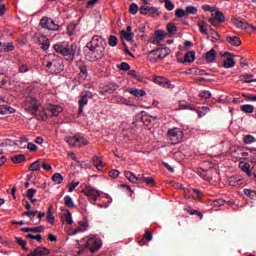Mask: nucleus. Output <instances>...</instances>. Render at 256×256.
I'll list each match as a JSON object with an SVG mask.
<instances>
[{"instance_id":"e2e57ef3","label":"nucleus","mask_w":256,"mask_h":256,"mask_svg":"<svg viewBox=\"0 0 256 256\" xmlns=\"http://www.w3.org/2000/svg\"><path fill=\"white\" fill-rule=\"evenodd\" d=\"M35 193H37V190L30 188L27 191L26 197H28V199H32V197H35Z\"/></svg>"},{"instance_id":"c756f323","label":"nucleus","mask_w":256,"mask_h":256,"mask_svg":"<svg viewBox=\"0 0 256 256\" xmlns=\"http://www.w3.org/2000/svg\"><path fill=\"white\" fill-rule=\"evenodd\" d=\"M240 109L243 113H253V111H255V106L251 104H244L240 106Z\"/></svg>"},{"instance_id":"1a4fd4ad","label":"nucleus","mask_w":256,"mask_h":256,"mask_svg":"<svg viewBox=\"0 0 256 256\" xmlns=\"http://www.w3.org/2000/svg\"><path fill=\"white\" fill-rule=\"evenodd\" d=\"M168 139L173 145H177L183 139V131L180 128H173L168 131Z\"/></svg>"},{"instance_id":"b1692460","label":"nucleus","mask_w":256,"mask_h":256,"mask_svg":"<svg viewBox=\"0 0 256 256\" xmlns=\"http://www.w3.org/2000/svg\"><path fill=\"white\" fill-rule=\"evenodd\" d=\"M226 41L230 43V45H233L234 47H239V45H241V39L237 36H228L226 38Z\"/></svg>"},{"instance_id":"20e7f679","label":"nucleus","mask_w":256,"mask_h":256,"mask_svg":"<svg viewBox=\"0 0 256 256\" xmlns=\"http://www.w3.org/2000/svg\"><path fill=\"white\" fill-rule=\"evenodd\" d=\"M25 107L32 115H49L45 110H43V106H41L39 101L35 98H27Z\"/></svg>"},{"instance_id":"2eb2a0df","label":"nucleus","mask_w":256,"mask_h":256,"mask_svg":"<svg viewBox=\"0 0 256 256\" xmlns=\"http://www.w3.org/2000/svg\"><path fill=\"white\" fill-rule=\"evenodd\" d=\"M76 65L80 70V77L84 80L87 79V77H89V72L87 71V65H85V63H83L82 60H78L76 62Z\"/></svg>"},{"instance_id":"c03bdc74","label":"nucleus","mask_w":256,"mask_h":256,"mask_svg":"<svg viewBox=\"0 0 256 256\" xmlns=\"http://www.w3.org/2000/svg\"><path fill=\"white\" fill-rule=\"evenodd\" d=\"M166 29L170 35H172V33H177V26H175L173 23L167 24Z\"/></svg>"},{"instance_id":"cd10ccee","label":"nucleus","mask_w":256,"mask_h":256,"mask_svg":"<svg viewBox=\"0 0 256 256\" xmlns=\"http://www.w3.org/2000/svg\"><path fill=\"white\" fill-rule=\"evenodd\" d=\"M39 43L42 45L43 51H47V49L51 47V42H49V39H47L46 37H42L41 39H39Z\"/></svg>"},{"instance_id":"de8ad7c7","label":"nucleus","mask_w":256,"mask_h":256,"mask_svg":"<svg viewBox=\"0 0 256 256\" xmlns=\"http://www.w3.org/2000/svg\"><path fill=\"white\" fill-rule=\"evenodd\" d=\"M28 71H29V66H27V64H23V63L18 64L19 73H27Z\"/></svg>"},{"instance_id":"864d4df0","label":"nucleus","mask_w":256,"mask_h":256,"mask_svg":"<svg viewBox=\"0 0 256 256\" xmlns=\"http://www.w3.org/2000/svg\"><path fill=\"white\" fill-rule=\"evenodd\" d=\"M199 97H201V99H210L211 92L208 90H204V91L200 92Z\"/></svg>"},{"instance_id":"6e6552de","label":"nucleus","mask_w":256,"mask_h":256,"mask_svg":"<svg viewBox=\"0 0 256 256\" xmlns=\"http://www.w3.org/2000/svg\"><path fill=\"white\" fill-rule=\"evenodd\" d=\"M40 26L42 29H48V31H59L61 29L59 24H56L55 21L48 17H43L40 20Z\"/></svg>"},{"instance_id":"dca6fc26","label":"nucleus","mask_w":256,"mask_h":256,"mask_svg":"<svg viewBox=\"0 0 256 256\" xmlns=\"http://www.w3.org/2000/svg\"><path fill=\"white\" fill-rule=\"evenodd\" d=\"M89 97H93V93L91 91H85L78 100L79 107H85L89 103Z\"/></svg>"},{"instance_id":"423d86ee","label":"nucleus","mask_w":256,"mask_h":256,"mask_svg":"<svg viewBox=\"0 0 256 256\" xmlns=\"http://www.w3.org/2000/svg\"><path fill=\"white\" fill-rule=\"evenodd\" d=\"M82 193L88 197V200L92 205H95V201H97L101 197V192L91 186H87L82 190Z\"/></svg>"},{"instance_id":"49530a36","label":"nucleus","mask_w":256,"mask_h":256,"mask_svg":"<svg viewBox=\"0 0 256 256\" xmlns=\"http://www.w3.org/2000/svg\"><path fill=\"white\" fill-rule=\"evenodd\" d=\"M38 211L37 210H29L24 212L22 215H26V217H29L33 221V218L37 215Z\"/></svg>"},{"instance_id":"0e129e2a","label":"nucleus","mask_w":256,"mask_h":256,"mask_svg":"<svg viewBox=\"0 0 256 256\" xmlns=\"http://www.w3.org/2000/svg\"><path fill=\"white\" fill-rule=\"evenodd\" d=\"M187 212L190 214V215H198V217H201L203 218V213H201L200 211L198 210H193V209H188Z\"/></svg>"},{"instance_id":"393cba45","label":"nucleus","mask_w":256,"mask_h":256,"mask_svg":"<svg viewBox=\"0 0 256 256\" xmlns=\"http://www.w3.org/2000/svg\"><path fill=\"white\" fill-rule=\"evenodd\" d=\"M216 58H217V52L215 51V49L212 48L210 51L206 53L207 63H213V61H215Z\"/></svg>"},{"instance_id":"79ce46f5","label":"nucleus","mask_w":256,"mask_h":256,"mask_svg":"<svg viewBox=\"0 0 256 256\" xmlns=\"http://www.w3.org/2000/svg\"><path fill=\"white\" fill-rule=\"evenodd\" d=\"M26 239H35L36 241H38V243H41L43 241V236H41L40 234L38 235L27 234Z\"/></svg>"},{"instance_id":"ddd939ff","label":"nucleus","mask_w":256,"mask_h":256,"mask_svg":"<svg viewBox=\"0 0 256 256\" xmlns=\"http://www.w3.org/2000/svg\"><path fill=\"white\" fill-rule=\"evenodd\" d=\"M141 15H148V17H157L159 15V10L157 8L142 6L140 8Z\"/></svg>"},{"instance_id":"7ed1b4c3","label":"nucleus","mask_w":256,"mask_h":256,"mask_svg":"<svg viewBox=\"0 0 256 256\" xmlns=\"http://www.w3.org/2000/svg\"><path fill=\"white\" fill-rule=\"evenodd\" d=\"M54 51H56V53H59L63 57H68V59H70V61H73V59H75V54L77 53L75 46H73V45L65 46L61 43L54 45Z\"/></svg>"},{"instance_id":"a878e982","label":"nucleus","mask_w":256,"mask_h":256,"mask_svg":"<svg viewBox=\"0 0 256 256\" xmlns=\"http://www.w3.org/2000/svg\"><path fill=\"white\" fill-rule=\"evenodd\" d=\"M198 27H199L200 33H202V35H206L207 39H209V32L207 31V23H205L204 21H199Z\"/></svg>"},{"instance_id":"338daca9","label":"nucleus","mask_w":256,"mask_h":256,"mask_svg":"<svg viewBox=\"0 0 256 256\" xmlns=\"http://www.w3.org/2000/svg\"><path fill=\"white\" fill-rule=\"evenodd\" d=\"M144 183H146V185H155V179H153V177H146Z\"/></svg>"},{"instance_id":"5701e85b","label":"nucleus","mask_w":256,"mask_h":256,"mask_svg":"<svg viewBox=\"0 0 256 256\" xmlns=\"http://www.w3.org/2000/svg\"><path fill=\"white\" fill-rule=\"evenodd\" d=\"M242 83H256V79H253V74L244 73L240 76Z\"/></svg>"},{"instance_id":"4be33fe9","label":"nucleus","mask_w":256,"mask_h":256,"mask_svg":"<svg viewBox=\"0 0 256 256\" xmlns=\"http://www.w3.org/2000/svg\"><path fill=\"white\" fill-rule=\"evenodd\" d=\"M23 233H43L45 231L44 226H38L34 228H22Z\"/></svg>"},{"instance_id":"f8f14e48","label":"nucleus","mask_w":256,"mask_h":256,"mask_svg":"<svg viewBox=\"0 0 256 256\" xmlns=\"http://www.w3.org/2000/svg\"><path fill=\"white\" fill-rule=\"evenodd\" d=\"M7 101L5 97H0V115H7L8 113H15V109L5 104Z\"/></svg>"},{"instance_id":"37998d69","label":"nucleus","mask_w":256,"mask_h":256,"mask_svg":"<svg viewBox=\"0 0 256 256\" xmlns=\"http://www.w3.org/2000/svg\"><path fill=\"white\" fill-rule=\"evenodd\" d=\"M244 195L250 199H254V197H256V191L251 189H244Z\"/></svg>"},{"instance_id":"9b49d317","label":"nucleus","mask_w":256,"mask_h":256,"mask_svg":"<svg viewBox=\"0 0 256 256\" xmlns=\"http://www.w3.org/2000/svg\"><path fill=\"white\" fill-rule=\"evenodd\" d=\"M166 36L167 33L165 31L156 30L154 32V36L150 38V43H152V45H159V43H161V41H163V39H165Z\"/></svg>"},{"instance_id":"4468645a","label":"nucleus","mask_w":256,"mask_h":256,"mask_svg":"<svg viewBox=\"0 0 256 256\" xmlns=\"http://www.w3.org/2000/svg\"><path fill=\"white\" fill-rule=\"evenodd\" d=\"M47 113H50L53 117H57L59 113H63V107L61 105L50 104L47 107Z\"/></svg>"},{"instance_id":"c9c22d12","label":"nucleus","mask_w":256,"mask_h":256,"mask_svg":"<svg viewBox=\"0 0 256 256\" xmlns=\"http://www.w3.org/2000/svg\"><path fill=\"white\" fill-rule=\"evenodd\" d=\"M125 177L130 181V183H137V176L133 172H125Z\"/></svg>"},{"instance_id":"3c124183","label":"nucleus","mask_w":256,"mask_h":256,"mask_svg":"<svg viewBox=\"0 0 256 256\" xmlns=\"http://www.w3.org/2000/svg\"><path fill=\"white\" fill-rule=\"evenodd\" d=\"M249 159L251 163H256V150L255 149H249Z\"/></svg>"},{"instance_id":"bf43d9fd","label":"nucleus","mask_w":256,"mask_h":256,"mask_svg":"<svg viewBox=\"0 0 256 256\" xmlns=\"http://www.w3.org/2000/svg\"><path fill=\"white\" fill-rule=\"evenodd\" d=\"M165 8L168 11H173V9H175V4H173V2H171V0H165Z\"/></svg>"},{"instance_id":"ea45409f","label":"nucleus","mask_w":256,"mask_h":256,"mask_svg":"<svg viewBox=\"0 0 256 256\" xmlns=\"http://www.w3.org/2000/svg\"><path fill=\"white\" fill-rule=\"evenodd\" d=\"M25 155H23V154H18V155H16V156H14V157H12V162L13 163H23V161H25Z\"/></svg>"},{"instance_id":"2f4dec72","label":"nucleus","mask_w":256,"mask_h":256,"mask_svg":"<svg viewBox=\"0 0 256 256\" xmlns=\"http://www.w3.org/2000/svg\"><path fill=\"white\" fill-rule=\"evenodd\" d=\"M184 61L186 63H193V61H195V52L190 51L186 53V55L184 56Z\"/></svg>"},{"instance_id":"13d9d810","label":"nucleus","mask_w":256,"mask_h":256,"mask_svg":"<svg viewBox=\"0 0 256 256\" xmlns=\"http://www.w3.org/2000/svg\"><path fill=\"white\" fill-rule=\"evenodd\" d=\"M15 49V46H13V43H8L3 46L4 53H9V51H13Z\"/></svg>"},{"instance_id":"7c9ffc66","label":"nucleus","mask_w":256,"mask_h":256,"mask_svg":"<svg viewBox=\"0 0 256 256\" xmlns=\"http://www.w3.org/2000/svg\"><path fill=\"white\" fill-rule=\"evenodd\" d=\"M52 181L56 183V185H61V183H63V175H61V173H54Z\"/></svg>"},{"instance_id":"4d7b16f0","label":"nucleus","mask_w":256,"mask_h":256,"mask_svg":"<svg viewBox=\"0 0 256 256\" xmlns=\"http://www.w3.org/2000/svg\"><path fill=\"white\" fill-rule=\"evenodd\" d=\"M187 15H195L197 13V8L195 6H188L186 7Z\"/></svg>"},{"instance_id":"6e6d98bb","label":"nucleus","mask_w":256,"mask_h":256,"mask_svg":"<svg viewBox=\"0 0 256 256\" xmlns=\"http://www.w3.org/2000/svg\"><path fill=\"white\" fill-rule=\"evenodd\" d=\"M87 229V224L86 223H83L82 225L78 226V228H76L74 231H73V235H77V233L81 232V231H86Z\"/></svg>"},{"instance_id":"6ab92c4d","label":"nucleus","mask_w":256,"mask_h":256,"mask_svg":"<svg viewBox=\"0 0 256 256\" xmlns=\"http://www.w3.org/2000/svg\"><path fill=\"white\" fill-rule=\"evenodd\" d=\"M238 167H239V169H241V171L246 173V175H248V177H251V175H252L251 165L248 162L240 161L238 164Z\"/></svg>"},{"instance_id":"09e8293b","label":"nucleus","mask_w":256,"mask_h":256,"mask_svg":"<svg viewBox=\"0 0 256 256\" xmlns=\"http://www.w3.org/2000/svg\"><path fill=\"white\" fill-rule=\"evenodd\" d=\"M64 221H66L68 225H73V217L71 216V212L67 211V213L64 214Z\"/></svg>"},{"instance_id":"72a5a7b5","label":"nucleus","mask_w":256,"mask_h":256,"mask_svg":"<svg viewBox=\"0 0 256 256\" xmlns=\"http://www.w3.org/2000/svg\"><path fill=\"white\" fill-rule=\"evenodd\" d=\"M209 35V39L212 38V41H219V39H221V36H219V33H217V31H215V29L211 28L210 29V33Z\"/></svg>"},{"instance_id":"69168bd1","label":"nucleus","mask_w":256,"mask_h":256,"mask_svg":"<svg viewBox=\"0 0 256 256\" xmlns=\"http://www.w3.org/2000/svg\"><path fill=\"white\" fill-rule=\"evenodd\" d=\"M202 10L203 11H209L210 13H213L215 11V8H213L209 4H205V5L202 6Z\"/></svg>"},{"instance_id":"4c0bfd02","label":"nucleus","mask_w":256,"mask_h":256,"mask_svg":"<svg viewBox=\"0 0 256 256\" xmlns=\"http://www.w3.org/2000/svg\"><path fill=\"white\" fill-rule=\"evenodd\" d=\"M65 141L68 142L70 147H77V136L67 137L65 138Z\"/></svg>"},{"instance_id":"5fc2aeb1","label":"nucleus","mask_w":256,"mask_h":256,"mask_svg":"<svg viewBox=\"0 0 256 256\" xmlns=\"http://www.w3.org/2000/svg\"><path fill=\"white\" fill-rule=\"evenodd\" d=\"M118 69H120L121 71H129V69H131V66L129 65V63L127 62H122L119 66Z\"/></svg>"},{"instance_id":"c85d7f7f","label":"nucleus","mask_w":256,"mask_h":256,"mask_svg":"<svg viewBox=\"0 0 256 256\" xmlns=\"http://www.w3.org/2000/svg\"><path fill=\"white\" fill-rule=\"evenodd\" d=\"M28 171H41V160H36L33 162L29 168Z\"/></svg>"},{"instance_id":"603ef678","label":"nucleus","mask_w":256,"mask_h":256,"mask_svg":"<svg viewBox=\"0 0 256 256\" xmlns=\"http://www.w3.org/2000/svg\"><path fill=\"white\" fill-rule=\"evenodd\" d=\"M176 17H178L179 19L183 18V17H187V12L186 10L183 9H177L176 10Z\"/></svg>"},{"instance_id":"8fccbe9b","label":"nucleus","mask_w":256,"mask_h":256,"mask_svg":"<svg viewBox=\"0 0 256 256\" xmlns=\"http://www.w3.org/2000/svg\"><path fill=\"white\" fill-rule=\"evenodd\" d=\"M76 141H77V147H79V145H89V141H87V139L83 138V137H77L76 136Z\"/></svg>"},{"instance_id":"9d476101","label":"nucleus","mask_w":256,"mask_h":256,"mask_svg":"<svg viewBox=\"0 0 256 256\" xmlns=\"http://www.w3.org/2000/svg\"><path fill=\"white\" fill-rule=\"evenodd\" d=\"M218 23H225V15L221 11H216V13H212V17L208 19V23H211L214 27H217Z\"/></svg>"},{"instance_id":"a18cd8bd","label":"nucleus","mask_w":256,"mask_h":256,"mask_svg":"<svg viewBox=\"0 0 256 256\" xmlns=\"http://www.w3.org/2000/svg\"><path fill=\"white\" fill-rule=\"evenodd\" d=\"M109 45H110V47H117V43H119V40L117 39V37L116 36H114V35H111L110 37H109Z\"/></svg>"},{"instance_id":"a19ab883","label":"nucleus","mask_w":256,"mask_h":256,"mask_svg":"<svg viewBox=\"0 0 256 256\" xmlns=\"http://www.w3.org/2000/svg\"><path fill=\"white\" fill-rule=\"evenodd\" d=\"M244 143L246 145H251V143H255V137H253V135H246L244 136V139H243Z\"/></svg>"},{"instance_id":"0eeeda50","label":"nucleus","mask_w":256,"mask_h":256,"mask_svg":"<svg viewBox=\"0 0 256 256\" xmlns=\"http://www.w3.org/2000/svg\"><path fill=\"white\" fill-rule=\"evenodd\" d=\"M102 246H103V241H101V239L93 235L90 236L86 242V247L88 250L91 251V253H96V251H99Z\"/></svg>"},{"instance_id":"412c9836","label":"nucleus","mask_w":256,"mask_h":256,"mask_svg":"<svg viewBox=\"0 0 256 256\" xmlns=\"http://www.w3.org/2000/svg\"><path fill=\"white\" fill-rule=\"evenodd\" d=\"M128 93H130V95H133L134 97H145V95L147 94L145 90L138 88L128 89Z\"/></svg>"},{"instance_id":"774afa93","label":"nucleus","mask_w":256,"mask_h":256,"mask_svg":"<svg viewBox=\"0 0 256 256\" xmlns=\"http://www.w3.org/2000/svg\"><path fill=\"white\" fill-rule=\"evenodd\" d=\"M7 145H11V140L9 139L0 140V147H7Z\"/></svg>"},{"instance_id":"f03ea898","label":"nucleus","mask_w":256,"mask_h":256,"mask_svg":"<svg viewBox=\"0 0 256 256\" xmlns=\"http://www.w3.org/2000/svg\"><path fill=\"white\" fill-rule=\"evenodd\" d=\"M43 65L46 69H51L53 73H61L65 69L63 66V60L55 54H48L44 57Z\"/></svg>"},{"instance_id":"a211bd4d","label":"nucleus","mask_w":256,"mask_h":256,"mask_svg":"<svg viewBox=\"0 0 256 256\" xmlns=\"http://www.w3.org/2000/svg\"><path fill=\"white\" fill-rule=\"evenodd\" d=\"M154 83L156 85H161L162 87H165L166 89H171V82L167 81V79L158 76L154 78Z\"/></svg>"},{"instance_id":"f704fd0d","label":"nucleus","mask_w":256,"mask_h":256,"mask_svg":"<svg viewBox=\"0 0 256 256\" xmlns=\"http://www.w3.org/2000/svg\"><path fill=\"white\" fill-rule=\"evenodd\" d=\"M235 65V59L233 58H228L224 61L223 67L225 69H232V67Z\"/></svg>"},{"instance_id":"052dcab7","label":"nucleus","mask_w":256,"mask_h":256,"mask_svg":"<svg viewBox=\"0 0 256 256\" xmlns=\"http://www.w3.org/2000/svg\"><path fill=\"white\" fill-rule=\"evenodd\" d=\"M78 186H79V182L70 183L68 186L69 193H73V191H75V188H77Z\"/></svg>"},{"instance_id":"aec40b11","label":"nucleus","mask_w":256,"mask_h":256,"mask_svg":"<svg viewBox=\"0 0 256 256\" xmlns=\"http://www.w3.org/2000/svg\"><path fill=\"white\" fill-rule=\"evenodd\" d=\"M249 149L250 148H237L235 150V153L238 154L236 156L237 159H246V157H249Z\"/></svg>"},{"instance_id":"473e14b6","label":"nucleus","mask_w":256,"mask_h":256,"mask_svg":"<svg viewBox=\"0 0 256 256\" xmlns=\"http://www.w3.org/2000/svg\"><path fill=\"white\" fill-rule=\"evenodd\" d=\"M46 219L48 223H50V225H53V223H55V216H53V208L51 206L48 208V214Z\"/></svg>"},{"instance_id":"f3484780","label":"nucleus","mask_w":256,"mask_h":256,"mask_svg":"<svg viewBox=\"0 0 256 256\" xmlns=\"http://www.w3.org/2000/svg\"><path fill=\"white\" fill-rule=\"evenodd\" d=\"M51 251L45 247H37L28 256H47L50 255Z\"/></svg>"},{"instance_id":"39448f33","label":"nucleus","mask_w":256,"mask_h":256,"mask_svg":"<svg viewBox=\"0 0 256 256\" xmlns=\"http://www.w3.org/2000/svg\"><path fill=\"white\" fill-rule=\"evenodd\" d=\"M167 55H169V50L167 48H158L150 51L147 59L150 63H159V61H163Z\"/></svg>"},{"instance_id":"bb28decb","label":"nucleus","mask_w":256,"mask_h":256,"mask_svg":"<svg viewBox=\"0 0 256 256\" xmlns=\"http://www.w3.org/2000/svg\"><path fill=\"white\" fill-rule=\"evenodd\" d=\"M152 239H153V233H151V231H149V230H146L144 236L139 241V245L143 246V245H145V240L152 241Z\"/></svg>"},{"instance_id":"680f3d73","label":"nucleus","mask_w":256,"mask_h":256,"mask_svg":"<svg viewBox=\"0 0 256 256\" xmlns=\"http://www.w3.org/2000/svg\"><path fill=\"white\" fill-rule=\"evenodd\" d=\"M137 11H139V6L137 4L133 3L130 5V13L132 15H136Z\"/></svg>"},{"instance_id":"f257e3e1","label":"nucleus","mask_w":256,"mask_h":256,"mask_svg":"<svg viewBox=\"0 0 256 256\" xmlns=\"http://www.w3.org/2000/svg\"><path fill=\"white\" fill-rule=\"evenodd\" d=\"M87 48L89 49L86 55L88 61H99L105 56V45L101 36H93Z\"/></svg>"},{"instance_id":"e433bc0d","label":"nucleus","mask_w":256,"mask_h":256,"mask_svg":"<svg viewBox=\"0 0 256 256\" xmlns=\"http://www.w3.org/2000/svg\"><path fill=\"white\" fill-rule=\"evenodd\" d=\"M121 35L124 37L125 40L127 41H131L132 39L135 38V34L133 32H127L125 30H123L121 32Z\"/></svg>"},{"instance_id":"58836bf2","label":"nucleus","mask_w":256,"mask_h":256,"mask_svg":"<svg viewBox=\"0 0 256 256\" xmlns=\"http://www.w3.org/2000/svg\"><path fill=\"white\" fill-rule=\"evenodd\" d=\"M64 203L66 207H75V202H73V198L69 195L64 197Z\"/></svg>"}]
</instances>
